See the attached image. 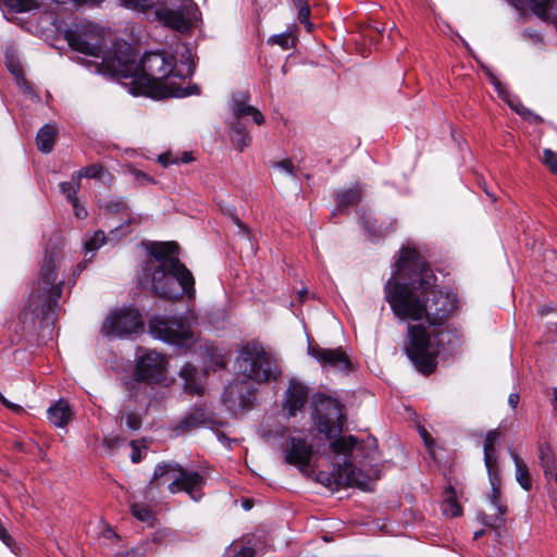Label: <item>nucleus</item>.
Returning a JSON list of instances; mask_svg holds the SVG:
<instances>
[{
  "instance_id": "nucleus-1",
  "label": "nucleus",
  "mask_w": 557,
  "mask_h": 557,
  "mask_svg": "<svg viewBox=\"0 0 557 557\" xmlns=\"http://www.w3.org/2000/svg\"><path fill=\"white\" fill-rule=\"evenodd\" d=\"M396 268L409 282L389 278L385 299L398 319L426 320L428 325H408L405 350L419 371L430 374L436 368L440 351L459 343V331L446 324L457 308L456 295L435 289L436 276L416 249L403 248Z\"/></svg>"
},
{
  "instance_id": "nucleus-2",
  "label": "nucleus",
  "mask_w": 557,
  "mask_h": 557,
  "mask_svg": "<svg viewBox=\"0 0 557 557\" xmlns=\"http://www.w3.org/2000/svg\"><path fill=\"white\" fill-rule=\"evenodd\" d=\"M150 258L143 265L140 284L153 295L181 300L196 297L195 277L178 258V246L173 242L153 243Z\"/></svg>"
},
{
  "instance_id": "nucleus-3",
  "label": "nucleus",
  "mask_w": 557,
  "mask_h": 557,
  "mask_svg": "<svg viewBox=\"0 0 557 557\" xmlns=\"http://www.w3.org/2000/svg\"><path fill=\"white\" fill-rule=\"evenodd\" d=\"M69 45L72 49L86 55L102 59L101 66L111 75H127L131 66L129 47L119 46V49L106 51V32L98 25L87 22L69 35Z\"/></svg>"
},
{
  "instance_id": "nucleus-4",
  "label": "nucleus",
  "mask_w": 557,
  "mask_h": 557,
  "mask_svg": "<svg viewBox=\"0 0 557 557\" xmlns=\"http://www.w3.org/2000/svg\"><path fill=\"white\" fill-rule=\"evenodd\" d=\"M61 263V249L57 246L46 248L38 270V280L29 297V309L37 318L49 319L58 306L64 286V280L60 278L58 273Z\"/></svg>"
},
{
  "instance_id": "nucleus-5",
  "label": "nucleus",
  "mask_w": 557,
  "mask_h": 557,
  "mask_svg": "<svg viewBox=\"0 0 557 557\" xmlns=\"http://www.w3.org/2000/svg\"><path fill=\"white\" fill-rule=\"evenodd\" d=\"M131 66L127 77L134 69H138L131 57ZM139 67L144 74L140 90L136 94L147 95L152 98H160L154 96L153 92L162 90L170 82L171 78H186L193 75V66L190 63L182 62L177 64L174 55L164 51H150L146 52L139 63Z\"/></svg>"
},
{
  "instance_id": "nucleus-6",
  "label": "nucleus",
  "mask_w": 557,
  "mask_h": 557,
  "mask_svg": "<svg viewBox=\"0 0 557 557\" xmlns=\"http://www.w3.org/2000/svg\"><path fill=\"white\" fill-rule=\"evenodd\" d=\"M336 461V481L339 484L356 486L362 491L369 490L370 478L357 468L350 460L355 451H361L364 446L352 435L341 436L330 444Z\"/></svg>"
},
{
  "instance_id": "nucleus-7",
  "label": "nucleus",
  "mask_w": 557,
  "mask_h": 557,
  "mask_svg": "<svg viewBox=\"0 0 557 557\" xmlns=\"http://www.w3.org/2000/svg\"><path fill=\"white\" fill-rule=\"evenodd\" d=\"M336 461V481L339 484L356 486L362 491L369 490L370 478L357 468L350 460L355 451H361L364 446L352 435L341 436L330 444Z\"/></svg>"
},
{
  "instance_id": "nucleus-8",
  "label": "nucleus",
  "mask_w": 557,
  "mask_h": 557,
  "mask_svg": "<svg viewBox=\"0 0 557 557\" xmlns=\"http://www.w3.org/2000/svg\"><path fill=\"white\" fill-rule=\"evenodd\" d=\"M236 367L242 375L258 383L274 381L281 374L273 356L256 344H248L240 350Z\"/></svg>"
},
{
  "instance_id": "nucleus-9",
  "label": "nucleus",
  "mask_w": 557,
  "mask_h": 557,
  "mask_svg": "<svg viewBox=\"0 0 557 557\" xmlns=\"http://www.w3.org/2000/svg\"><path fill=\"white\" fill-rule=\"evenodd\" d=\"M171 481L168 488L172 494L186 492L194 500L201 497L200 491L206 480L198 471H190L176 462H160L156 466L151 483Z\"/></svg>"
},
{
  "instance_id": "nucleus-10",
  "label": "nucleus",
  "mask_w": 557,
  "mask_h": 557,
  "mask_svg": "<svg viewBox=\"0 0 557 557\" xmlns=\"http://www.w3.org/2000/svg\"><path fill=\"white\" fill-rule=\"evenodd\" d=\"M312 420L317 430L324 434L326 438H333L343 431L342 405L335 399L323 393H317L312 396Z\"/></svg>"
},
{
  "instance_id": "nucleus-11",
  "label": "nucleus",
  "mask_w": 557,
  "mask_h": 557,
  "mask_svg": "<svg viewBox=\"0 0 557 557\" xmlns=\"http://www.w3.org/2000/svg\"><path fill=\"white\" fill-rule=\"evenodd\" d=\"M149 331L154 338L177 346L188 348L195 342L189 322L183 317H154L149 321Z\"/></svg>"
},
{
  "instance_id": "nucleus-12",
  "label": "nucleus",
  "mask_w": 557,
  "mask_h": 557,
  "mask_svg": "<svg viewBox=\"0 0 557 557\" xmlns=\"http://www.w3.org/2000/svg\"><path fill=\"white\" fill-rule=\"evenodd\" d=\"M197 12L194 0H160L156 17L164 26L184 33L193 27Z\"/></svg>"
},
{
  "instance_id": "nucleus-13",
  "label": "nucleus",
  "mask_w": 557,
  "mask_h": 557,
  "mask_svg": "<svg viewBox=\"0 0 557 557\" xmlns=\"http://www.w3.org/2000/svg\"><path fill=\"white\" fill-rule=\"evenodd\" d=\"M280 436L286 441L282 445L284 460L288 465L296 466L301 472L306 471L314 455L313 445L309 442V435L304 433L290 434L289 430L282 429Z\"/></svg>"
},
{
  "instance_id": "nucleus-14",
  "label": "nucleus",
  "mask_w": 557,
  "mask_h": 557,
  "mask_svg": "<svg viewBox=\"0 0 557 557\" xmlns=\"http://www.w3.org/2000/svg\"><path fill=\"white\" fill-rule=\"evenodd\" d=\"M143 327L136 309H121L111 312L103 322L101 332L106 336L124 337L137 333Z\"/></svg>"
},
{
  "instance_id": "nucleus-15",
  "label": "nucleus",
  "mask_w": 557,
  "mask_h": 557,
  "mask_svg": "<svg viewBox=\"0 0 557 557\" xmlns=\"http://www.w3.org/2000/svg\"><path fill=\"white\" fill-rule=\"evenodd\" d=\"M166 369V357L149 350L138 357L134 372L139 379L146 380V383H159L165 377Z\"/></svg>"
},
{
  "instance_id": "nucleus-16",
  "label": "nucleus",
  "mask_w": 557,
  "mask_h": 557,
  "mask_svg": "<svg viewBox=\"0 0 557 557\" xmlns=\"http://www.w3.org/2000/svg\"><path fill=\"white\" fill-rule=\"evenodd\" d=\"M488 480L491 483L492 492L488 495L490 504L496 510L494 515H486L484 512L479 515L481 523L490 528H502L505 525V515L507 513V505L500 497V476L499 470L487 471Z\"/></svg>"
},
{
  "instance_id": "nucleus-17",
  "label": "nucleus",
  "mask_w": 557,
  "mask_h": 557,
  "mask_svg": "<svg viewBox=\"0 0 557 557\" xmlns=\"http://www.w3.org/2000/svg\"><path fill=\"white\" fill-rule=\"evenodd\" d=\"M308 352L323 368H331L338 371H346L351 367L349 357L342 348L329 349L320 346L308 347Z\"/></svg>"
},
{
  "instance_id": "nucleus-18",
  "label": "nucleus",
  "mask_w": 557,
  "mask_h": 557,
  "mask_svg": "<svg viewBox=\"0 0 557 557\" xmlns=\"http://www.w3.org/2000/svg\"><path fill=\"white\" fill-rule=\"evenodd\" d=\"M308 396V386L295 380L290 381L282 401L283 410L288 417H296L305 408Z\"/></svg>"
},
{
  "instance_id": "nucleus-19",
  "label": "nucleus",
  "mask_w": 557,
  "mask_h": 557,
  "mask_svg": "<svg viewBox=\"0 0 557 557\" xmlns=\"http://www.w3.org/2000/svg\"><path fill=\"white\" fill-rule=\"evenodd\" d=\"M500 437L502 433L498 430H491L485 436L483 450L484 463L487 471L499 470L495 446L499 442Z\"/></svg>"
},
{
  "instance_id": "nucleus-20",
  "label": "nucleus",
  "mask_w": 557,
  "mask_h": 557,
  "mask_svg": "<svg viewBox=\"0 0 557 557\" xmlns=\"http://www.w3.org/2000/svg\"><path fill=\"white\" fill-rule=\"evenodd\" d=\"M248 96L240 94L234 97V116L235 121H239L242 116L251 115L252 121L257 125L264 123L263 114L255 107L247 103Z\"/></svg>"
},
{
  "instance_id": "nucleus-21",
  "label": "nucleus",
  "mask_w": 557,
  "mask_h": 557,
  "mask_svg": "<svg viewBox=\"0 0 557 557\" xmlns=\"http://www.w3.org/2000/svg\"><path fill=\"white\" fill-rule=\"evenodd\" d=\"M47 413L49 421L58 428H64L73 417L72 409L64 399H59L48 409Z\"/></svg>"
},
{
  "instance_id": "nucleus-22",
  "label": "nucleus",
  "mask_w": 557,
  "mask_h": 557,
  "mask_svg": "<svg viewBox=\"0 0 557 557\" xmlns=\"http://www.w3.org/2000/svg\"><path fill=\"white\" fill-rule=\"evenodd\" d=\"M233 394L239 395V407L242 409L250 407L253 399V389L247 387L245 383L232 384L225 389L223 394L224 401L228 403Z\"/></svg>"
},
{
  "instance_id": "nucleus-23",
  "label": "nucleus",
  "mask_w": 557,
  "mask_h": 557,
  "mask_svg": "<svg viewBox=\"0 0 557 557\" xmlns=\"http://www.w3.org/2000/svg\"><path fill=\"white\" fill-rule=\"evenodd\" d=\"M57 138L54 125L46 124L37 133L36 144L39 151L48 153L52 151Z\"/></svg>"
},
{
  "instance_id": "nucleus-24",
  "label": "nucleus",
  "mask_w": 557,
  "mask_h": 557,
  "mask_svg": "<svg viewBox=\"0 0 557 557\" xmlns=\"http://www.w3.org/2000/svg\"><path fill=\"white\" fill-rule=\"evenodd\" d=\"M230 137L235 148L239 151H243L251 143L249 133L247 132L245 125L239 121L232 122L230 128Z\"/></svg>"
},
{
  "instance_id": "nucleus-25",
  "label": "nucleus",
  "mask_w": 557,
  "mask_h": 557,
  "mask_svg": "<svg viewBox=\"0 0 557 557\" xmlns=\"http://www.w3.org/2000/svg\"><path fill=\"white\" fill-rule=\"evenodd\" d=\"M199 87L197 85H189L188 87H182L177 85L175 82L169 83L162 90L158 92H153L154 96H160V98L166 97H176L182 98L190 95H198Z\"/></svg>"
},
{
  "instance_id": "nucleus-26",
  "label": "nucleus",
  "mask_w": 557,
  "mask_h": 557,
  "mask_svg": "<svg viewBox=\"0 0 557 557\" xmlns=\"http://www.w3.org/2000/svg\"><path fill=\"white\" fill-rule=\"evenodd\" d=\"M205 421H206V412L202 409L197 408V409L193 410L191 412H189L188 414H186L180 421V423L175 426V431L188 432V431H191L193 429L200 426L201 424L205 423Z\"/></svg>"
},
{
  "instance_id": "nucleus-27",
  "label": "nucleus",
  "mask_w": 557,
  "mask_h": 557,
  "mask_svg": "<svg viewBox=\"0 0 557 557\" xmlns=\"http://www.w3.org/2000/svg\"><path fill=\"white\" fill-rule=\"evenodd\" d=\"M511 458L515 462L516 467V480L520 484V486L529 491L531 488V478L529 473L528 466L525 462L520 458V456L516 451L510 453Z\"/></svg>"
},
{
  "instance_id": "nucleus-28",
  "label": "nucleus",
  "mask_w": 557,
  "mask_h": 557,
  "mask_svg": "<svg viewBox=\"0 0 557 557\" xmlns=\"http://www.w3.org/2000/svg\"><path fill=\"white\" fill-rule=\"evenodd\" d=\"M180 376L185 380V391L189 394H200L201 387L196 382L197 369L190 363H186L180 371Z\"/></svg>"
},
{
  "instance_id": "nucleus-29",
  "label": "nucleus",
  "mask_w": 557,
  "mask_h": 557,
  "mask_svg": "<svg viewBox=\"0 0 557 557\" xmlns=\"http://www.w3.org/2000/svg\"><path fill=\"white\" fill-rule=\"evenodd\" d=\"M361 200V188L355 186L352 188L342 190L337 194V206L339 208H348Z\"/></svg>"
},
{
  "instance_id": "nucleus-30",
  "label": "nucleus",
  "mask_w": 557,
  "mask_h": 557,
  "mask_svg": "<svg viewBox=\"0 0 557 557\" xmlns=\"http://www.w3.org/2000/svg\"><path fill=\"white\" fill-rule=\"evenodd\" d=\"M532 12L539 16L542 21L548 22L550 20V13L548 8L552 10V5L555 0H527Z\"/></svg>"
},
{
  "instance_id": "nucleus-31",
  "label": "nucleus",
  "mask_w": 557,
  "mask_h": 557,
  "mask_svg": "<svg viewBox=\"0 0 557 557\" xmlns=\"http://www.w3.org/2000/svg\"><path fill=\"white\" fill-rule=\"evenodd\" d=\"M143 383H146V380H141L135 374L133 377L125 381L124 386L128 392L129 399L137 401L139 397L146 393V388H144Z\"/></svg>"
},
{
  "instance_id": "nucleus-32",
  "label": "nucleus",
  "mask_w": 557,
  "mask_h": 557,
  "mask_svg": "<svg viewBox=\"0 0 557 557\" xmlns=\"http://www.w3.org/2000/svg\"><path fill=\"white\" fill-rule=\"evenodd\" d=\"M295 7L298 9V20L304 24L308 30H311L312 24L309 22L310 7L308 0H293Z\"/></svg>"
},
{
  "instance_id": "nucleus-33",
  "label": "nucleus",
  "mask_w": 557,
  "mask_h": 557,
  "mask_svg": "<svg viewBox=\"0 0 557 557\" xmlns=\"http://www.w3.org/2000/svg\"><path fill=\"white\" fill-rule=\"evenodd\" d=\"M107 240V236L103 231H96L94 235L86 240L85 250L86 252H95L98 250Z\"/></svg>"
},
{
  "instance_id": "nucleus-34",
  "label": "nucleus",
  "mask_w": 557,
  "mask_h": 557,
  "mask_svg": "<svg viewBox=\"0 0 557 557\" xmlns=\"http://www.w3.org/2000/svg\"><path fill=\"white\" fill-rule=\"evenodd\" d=\"M442 511L445 516L455 518L461 515V507L456 498L449 496L443 502Z\"/></svg>"
},
{
  "instance_id": "nucleus-35",
  "label": "nucleus",
  "mask_w": 557,
  "mask_h": 557,
  "mask_svg": "<svg viewBox=\"0 0 557 557\" xmlns=\"http://www.w3.org/2000/svg\"><path fill=\"white\" fill-rule=\"evenodd\" d=\"M131 512L136 519L143 522H149L152 519V512L150 508L143 504H132Z\"/></svg>"
},
{
  "instance_id": "nucleus-36",
  "label": "nucleus",
  "mask_w": 557,
  "mask_h": 557,
  "mask_svg": "<svg viewBox=\"0 0 557 557\" xmlns=\"http://www.w3.org/2000/svg\"><path fill=\"white\" fill-rule=\"evenodd\" d=\"M103 168L99 163H95L78 171V178H100L102 180Z\"/></svg>"
},
{
  "instance_id": "nucleus-37",
  "label": "nucleus",
  "mask_w": 557,
  "mask_h": 557,
  "mask_svg": "<svg viewBox=\"0 0 557 557\" xmlns=\"http://www.w3.org/2000/svg\"><path fill=\"white\" fill-rule=\"evenodd\" d=\"M60 191L65 196L70 203L77 200L78 187L73 183L61 182L59 184Z\"/></svg>"
},
{
  "instance_id": "nucleus-38",
  "label": "nucleus",
  "mask_w": 557,
  "mask_h": 557,
  "mask_svg": "<svg viewBox=\"0 0 557 557\" xmlns=\"http://www.w3.org/2000/svg\"><path fill=\"white\" fill-rule=\"evenodd\" d=\"M125 420V425L127 429L132 431H137L141 426V418L136 412L132 410H127L125 414L122 417Z\"/></svg>"
},
{
  "instance_id": "nucleus-39",
  "label": "nucleus",
  "mask_w": 557,
  "mask_h": 557,
  "mask_svg": "<svg viewBox=\"0 0 557 557\" xmlns=\"http://www.w3.org/2000/svg\"><path fill=\"white\" fill-rule=\"evenodd\" d=\"M292 35L289 33H282L278 35H273L269 38L268 42L271 45H277L283 50H287L290 48L289 41H290Z\"/></svg>"
},
{
  "instance_id": "nucleus-40",
  "label": "nucleus",
  "mask_w": 557,
  "mask_h": 557,
  "mask_svg": "<svg viewBox=\"0 0 557 557\" xmlns=\"http://www.w3.org/2000/svg\"><path fill=\"white\" fill-rule=\"evenodd\" d=\"M362 220H363V224H364L366 230L370 234H372L373 236H383V235H385V231L382 230L381 225L380 226L376 225V219H374L371 215H369V216H363Z\"/></svg>"
},
{
  "instance_id": "nucleus-41",
  "label": "nucleus",
  "mask_w": 557,
  "mask_h": 557,
  "mask_svg": "<svg viewBox=\"0 0 557 557\" xmlns=\"http://www.w3.org/2000/svg\"><path fill=\"white\" fill-rule=\"evenodd\" d=\"M104 208L112 213L124 212L128 209L127 203L122 198L110 199L106 202Z\"/></svg>"
},
{
  "instance_id": "nucleus-42",
  "label": "nucleus",
  "mask_w": 557,
  "mask_h": 557,
  "mask_svg": "<svg viewBox=\"0 0 557 557\" xmlns=\"http://www.w3.org/2000/svg\"><path fill=\"white\" fill-rule=\"evenodd\" d=\"M543 163L554 173H557V153L550 149H544Z\"/></svg>"
},
{
  "instance_id": "nucleus-43",
  "label": "nucleus",
  "mask_w": 557,
  "mask_h": 557,
  "mask_svg": "<svg viewBox=\"0 0 557 557\" xmlns=\"http://www.w3.org/2000/svg\"><path fill=\"white\" fill-rule=\"evenodd\" d=\"M11 9L22 12L28 11L33 7V0H3Z\"/></svg>"
},
{
  "instance_id": "nucleus-44",
  "label": "nucleus",
  "mask_w": 557,
  "mask_h": 557,
  "mask_svg": "<svg viewBox=\"0 0 557 557\" xmlns=\"http://www.w3.org/2000/svg\"><path fill=\"white\" fill-rule=\"evenodd\" d=\"M541 460H542V466H543V469H544V474L547 479H553L555 480V482L557 483V469L555 470L552 462L549 461L548 458H546L544 456V454L542 453L541 455Z\"/></svg>"
},
{
  "instance_id": "nucleus-45",
  "label": "nucleus",
  "mask_w": 557,
  "mask_h": 557,
  "mask_svg": "<svg viewBox=\"0 0 557 557\" xmlns=\"http://www.w3.org/2000/svg\"><path fill=\"white\" fill-rule=\"evenodd\" d=\"M273 166L277 170H280L281 172H284L286 174H289V175H294L295 174V166L292 162L290 159H284V160H281L278 162H275L273 164Z\"/></svg>"
},
{
  "instance_id": "nucleus-46",
  "label": "nucleus",
  "mask_w": 557,
  "mask_h": 557,
  "mask_svg": "<svg viewBox=\"0 0 557 557\" xmlns=\"http://www.w3.org/2000/svg\"><path fill=\"white\" fill-rule=\"evenodd\" d=\"M7 67L17 79L23 77V70L18 60L14 58H8Z\"/></svg>"
},
{
  "instance_id": "nucleus-47",
  "label": "nucleus",
  "mask_w": 557,
  "mask_h": 557,
  "mask_svg": "<svg viewBox=\"0 0 557 557\" xmlns=\"http://www.w3.org/2000/svg\"><path fill=\"white\" fill-rule=\"evenodd\" d=\"M0 540L12 550L15 553L14 549V542L12 536L8 533L5 528L0 522Z\"/></svg>"
},
{
  "instance_id": "nucleus-48",
  "label": "nucleus",
  "mask_w": 557,
  "mask_h": 557,
  "mask_svg": "<svg viewBox=\"0 0 557 557\" xmlns=\"http://www.w3.org/2000/svg\"><path fill=\"white\" fill-rule=\"evenodd\" d=\"M71 205L77 219H85L87 216V210L78 202V199Z\"/></svg>"
},
{
  "instance_id": "nucleus-49",
  "label": "nucleus",
  "mask_w": 557,
  "mask_h": 557,
  "mask_svg": "<svg viewBox=\"0 0 557 557\" xmlns=\"http://www.w3.org/2000/svg\"><path fill=\"white\" fill-rule=\"evenodd\" d=\"M507 103L510 107V109L513 110L518 115H520V112L525 107L522 104V102L519 99L507 100Z\"/></svg>"
},
{
  "instance_id": "nucleus-50",
  "label": "nucleus",
  "mask_w": 557,
  "mask_h": 557,
  "mask_svg": "<svg viewBox=\"0 0 557 557\" xmlns=\"http://www.w3.org/2000/svg\"><path fill=\"white\" fill-rule=\"evenodd\" d=\"M376 447H377V445H376L375 438L368 440V442H367L368 451L363 455V458H371V455L374 453Z\"/></svg>"
},
{
  "instance_id": "nucleus-51",
  "label": "nucleus",
  "mask_w": 557,
  "mask_h": 557,
  "mask_svg": "<svg viewBox=\"0 0 557 557\" xmlns=\"http://www.w3.org/2000/svg\"><path fill=\"white\" fill-rule=\"evenodd\" d=\"M527 122H529L530 124H541L543 122V119L536 114L535 112H533L532 110L528 113V116L525 119Z\"/></svg>"
},
{
  "instance_id": "nucleus-52",
  "label": "nucleus",
  "mask_w": 557,
  "mask_h": 557,
  "mask_svg": "<svg viewBox=\"0 0 557 557\" xmlns=\"http://www.w3.org/2000/svg\"><path fill=\"white\" fill-rule=\"evenodd\" d=\"M234 557H255V550L250 547H242Z\"/></svg>"
},
{
  "instance_id": "nucleus-53",
  "label": "nucleus",
  "mask_w": 557,
  "mask_h": 557,
  "mask_svg": "<svg viewBox=\"0 0 557 557\" xmlns=\"http://www.w3.org/2000/svg\"><path fill=\"white\" fill-rule=\"evenodd\" d=\"M123 4L127 8L133 9H144L145 5L141 3L140 0H122Z\"/></svg>"
},
{
  "instance_id": "nucleus-54",
  "label": "nucleus",
  "mask_w": 557,
  "mask_h": 557,
  "mask_svg": "<svg viewBox=\"0 0 557 557\" xmlns=\"http://www.w3.org/2000/svg\"><path fill=\"white\" fill-rule=\"evenodd\" d=\"M0 403H2L5 407L13 409L15 411L21 410V407L18 405H14L10 403L4 396L0 393Z\"/></svg>"
},
{
  "instance_id": "nucleus-55",
  "label": "nucleus",
  "mask_w": 557,
  "mask_h": 557,
  "mask_svg": "<svg viewBox=\"0 0 557 557\" xmlns=\"http://www.w3.org/2000/svg\"><path fill=\"white\" fill-rule=\"evenodd\" d=\"M548 22H552L557 30V0H555V2L552 5V15Z\"/></svg>"
},
{
  "instance_id": "nucleus-56",
  "label": "nucleus",
  "mask_w": 557,
  "mask_h": 557,
  "mask_svg": "<svg viewBox=\"0 0 557 557\" xmlns=\"http://www.w3.org/2000/svg\"><path fill=\"white\" fill-rule=\"evenodd\" d=\"M508 403L511 406V408L515 409L519 403V395L516 393L510 394L508 397Z\"/></svg>"
},
{
  "instance_id": "nucleus-57",
  "label": "nucleus",
  "mask_w": 557,
  "mask_h": 557,
  "mask_svg": "<svg viewBox=\"0 0 557 557\" xmlns=\"http://www.w3.org/2000/svg\"><path fill=\"white\" fill-rule=\"evenodd\" d=\"M132 446H133V453H132V456H131L132 461L133 462H139L141 457H140V455H139V453L137 450V447L135 446L134 442H132Z\"/></svg>"
},
{
  "instance_id": "nucleus-58",
  "label": "nucleus",
  "mask_w": 557,
  "mask_h": 557,
  "mask_svg": "<svg viewBox=\"0 0 557 557\" xmlns=\"http://www.w3.org/2000/svg\"><path fill=\"white\" fill-rule=\"evenodd\" d=\"M523 36L524 37H529V38L534 39V40H540L541 39L540 35L537 33H533V32H530V30H525L523 33Z\"/></svg>"
},
{
  "instance_id": "nucleus-59",
  "label": "nucleus",
  "mask_w": 557,
  "mask_h": 557,
  "mask_svg": "<svg viewBox=\"0 0 557 557\" xmlns=\"http://www.w3.org/2000/svg\"><path fill=\"white\" fill-rule=\"evenodd\" d=\"M82 178H78V171L77 172H74L72 174V182L75 186H77L79 188V182H81Z\"/></svg>"
},
{
  "instance_id": "nucleus-60",
  "label": "nucleus",
  "mask_w": 557,
  "mask_h": 557,
  "mask_svg": "<svg viewBox=\"0 0 557 557\" xmlns=\"http://www.w3.org/2000/svg\"><path fill=\"white\" fill-rule=\"evenodd\" d=\"M552 406H553L554 411L557 412V387L554 389V398L552 401Z\"/></svg>"
},
{
  "instance_id": "nucleus-61",
  "label": "nucleus",
  "mask_w": 557,
  "mask_h": 557,
  "mask_svg": "<svg viewBox=\"0 0 557 557\" xmlns=\"http://www.w3.org/2000/svg\"><path fill=\"white\" fill-rule=\"evenodd\" d=\"M159 162L166 166L170 163L169 157L166 154H161L159 157Z\"/></svg>"
},
{
  "instance_id": "nucleus-62",
  "label": "nucleus",
  "mask_w": 557,
  "mask_h": 557,
  "mask_svg": "<svg viewBox=\"0 0 557 557\" xmlns=\"http://www.w3.org/2000/svg\"><path fill=\"white\" fill-rule=\"evenodd\" d=\"M234 222L236 223V225H238L239 228H242L244 232H248L247 227L242 223V221H239L237 218L234 219Z\"/></svg>"
},
{
  "instance_id": "nucleus-63",
  "label": "nucleus",
  "mask_w": 557,
  "mask_h": 557,
  "mask_svg": "<svg viewBox=\"0 0 557 557\" xmlns=\"http://www.w3.org/2000/svg\"><path fill=\"white\" fill-rule=\"evenodd\" d=\"M531 110L527 107H524V109L520 112V116L525 120L527 116H528V113L530 112Z\"/></svg>"
},
{
  "instance_id": "nucleus-64",
  "label": "nucleus",
  "mask_w": 557,
  "mask_h": 557,
  "mask_svg": "<svg viewBox=\"0 0 557 557\" xmlns=\"http://www.w3.org/2000/svg\"><path fill=\"white\" fill-rule=\"evenodd\" d=\"M493 84L496 87V89L499 91L500 90V83L495 77H493Z\"/></svg>"
}]
</instances>
